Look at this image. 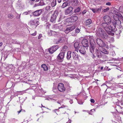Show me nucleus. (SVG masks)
Returning <instances> with one entry per match:
<instances>
[{"mask_svg":"<svg viewBox=\"0 0 123 123\" xmlns=\"http://www.w3.org/2000/svg\"><path fill=\"white\" fill-rule=\"evenodd\" d=\"M102 25L109 35L113 36L114 35V33L111 32L114 31V30L115 29H113V26H110L105 23H103Z\"/></svg>","mask_w":123,"mask_h":123,"instance_id":"1","label":"nucleus"},{"mask_svg":"<svg viewBox=\"0 0 123 123\" xmlns=\"http://www.w3.org/2000/svg\"><path fill=\"white\" fill-rule=\"evenodd\" d=\"M121 21L119 20H112L111 25L113 26V29H115L116 28L117 26L119 29H123V27L121 25Z\"/></svg>","mask_w":123,"mask_h":123,"instance_id":"2","label":"nucleus"},{"mask_svg":"<svg viewBox=\"0 0 123 123\" xmlns=\"http://www.w3.org/2000/svg\"><path fill=\"white\" fill-rule=\"evenodd\" d=\"M97 32L98 34H99L103 39H107L108 38V35L101 28H98V29L97 30Z\"/></svg>","mask_w":123,"mask_h":123,"instance_id":"3","label":"nucleus"},{"mask_svg":"<svg viewBox=\"0 0 123 123\" xmlns=\"http://www.w3.org/2000/svg\"><path fill=\"white\" fill-rule=\"evenodd\" d=\"M59 12V8H57L54 11V13L52 15L50 19V21L52 22H55V21L56 18Z\"/></svg>","mask_w":123,"mask_h":123,"instance_id":"4","label":"nucleus"},{"mask_svg":"<svg viewBox=\"0 0 123 123\" xmlns=\"http://www.w3.org/2000/svg\"><path fill=\"white\" fill-rule=\"evenodd\" d=\"M96 42L97 44L100 47H104L106 46V44L100 38H97L96 39Z\"/></svg>","mask_w":123,"mask_h":123,"instance_id":"5","label":"nucleus"},{"mask_svg":"<svg viewBox=\"0 0 123 123\" xmlns=\"http://www.w3.org/2000/svg\"><path fill=\"white\" fill-rule=\"evenodd\" d=\"M104 20L106 23H108L111 25L112 20H111L110 17L108 16H104L103 17Z\"/></svg>","mask_w":123,"mask_h":123,"instance_id":"6","label":"nucleus"},{"mask_svg":"<svg viewBox=\"0 0 123 123\" xmlns=\"http://www.w3.org/2000/svg\"><path fill=\"white\" fill-rule=\"evenodd\" d=\"M58 90L61 92H64L65 90V88L63 84L62 83H60L58 84Z\"/></svg>","mask_w":123,"mask_h":123,"instance_id":"7","label":"nucleus"},{"mask_svg":"<svg viewBox=\"0 0 123 123\" xmlns=\"http://www.w3.org/2000/svg\"><path fill=\"white\" fill-rule=\"evenodd\" d=\"M84 47L82 45H80L78 48L80 52L83 55H85L86 53V51Z\"/></svg>","mask_w":123,"mask_h":123,"instance_id":"8","label":"nucleus"},{"mask_svg":"<svg viewBox=\"0 0 123 123\" xmlns=\"http://www.w3.org/2000/svg\"><path fill=\"white\" fill-rule=\"evenodd\" d=\"M58 48L57 46H53L49 49V53L52 54L55 51L58 49Z\"/></svg>","mask_w":123,"mask_h":123,"instance_id":"9","label":"nucleus"},{"mask_svg":"<svg viewBox=\"0 0 123 123\" xmlns=\"http://www.w3.org/2000/svg\"><path fill=\"white\" fill-rule=\"evenodd\" d=\"M73 9V8L71 6L69 7L65 10V14L67 15L70 14L72 13Z\"/></svg>","mask_w":123,"mask_h":123,"instance_id":"10","label":"nucleus"},{"mask_svg":"<svg viewBox=\"0 0 123 123\" xmlns=\"http://www.w3.org/2000/svg\"><path fill=\"white\" fill-rule=\"evenodd\" d=\"M90 52L92 53L94 51L95 48V43L94 42H90Z\"/></svg>","mask_w":123,"mask_h":123,"instance_id":"11","label":"nucleus"},{"mask_svg":"<svg viewBox=\"0 0 123 123\" xmlns=\"http://www.w3.org/2000/svg\"><path fill=\"white\" fill-rule=\"evenodd\" d=\"M39 22L34 20H31L29 22V24L31 25H34L35 27L36 28L38 25Z\"/></svg>","mask_w":123,"mask_h":123,"instance_id":"12","label":"nucleus"},{"mask_svg":"<svg viewBox=\"0 0 123 123\" xmlns=\"http://www.w3.org/2000/svg\"><path fill=\"white\" fill-rule=\"evenodd\" d=\"M42 12V9L37 10L32 12L33 15L35 16H37L40 15Z\"/></svg>","mask_w":123,"mask_h":123,"instance_id":"13","label":"nucleus"},{"mask_svg":"<svg viewBox=\"0 0 123 123\" xmlns=\"http://www.w3.org/2000/svg\"><path fill=\"white\" fill-rule=\"evenodd\" d=\"M75 28V26L74 25L69 27L67 28L65 30V32L66 33H68L74 30Z\"/></svg>","mask_w":123,"mask_h":123,"instance_id":"14","label":"nucleus"},{"mask_svg":"<svg viewBox=\"0 0 123 123\" xmlns=\"http://www.w3.org/2000/svg\"><path fill=\"white\" fill-rule=\"evenodd\" d=\"M81 43L83 45V46L85 47H88V42L87 39H84L82 41Z\"/></svg>","mask_w":123,"mask_h":123,"instance_id":"15","label":"nucleus"},{"mask_svg":"<svg viewBox=\"0 0 123 123\" xmlns=\"http://www.w3.org/2000/svg\"><path fill=\"white\" fill-rule=\"evenodd\" d=\"M102 8V6H100L98 8H92L91 9V10H92L94 13H95L100 12Z\"/></svg>","mask_w":123,"mask_h":123,"instance_id":"16","label":"nucleus"},{"mask_svg":"<svg viewBox=\"0 0 123 123\" xmlns=\"http://www.w3.org/2000/svg\"><path fill=\"white\" fill-rule=\"evenodd\" d=\"M65 55V52H63L60 53L58 55L57 58L59 59H62L63 58Z\"/></svg>","mask_w":123,"mask_h":123,"instance_id":"17","label":"nucleus"},{"mask_svg":"<svg viewBox=\"0 0 123 123\" xmlns=\"http://www.w3.org/2000/svg\"><path fill=\"white\" fill-rule=\"evenodd\" d=\"M96 54L97 57L98 58H100L102 56V54L98 50L96 49Z\"/></svg>","mask_w":123,"mask_h":123,"instance_id":"18","label":"nucleus"},{"mask_svg":"<svg viewBox=\"0 0 123 123\" xmlns=\"http://www.w3.org/2000/svg\"><path fill=\"white\" fill-rule=\"evenodd\" d=\"M72 56L74 59L77 60L78 59V55L77 54H76L74 52H72Z\"/></svg>","mask_w":123,"mask_h":123,"instance_id":"19","label":"nucleus"},{"mask_svg":"<svg viewBox=\"0 0 123 123\" xmlns=\"http://www.w3.org/2000/svg\"><path fill=\"white\" fill-rule=\"evenodd\" d=\"M72 3V5L74 7H75L77 6L78 4V0H74Z\"/></svg>","mask_w":123,"mask_h":123,"instance_id":"20","label":"nucleus"},{"mask_svg":"<svg viewBox=\"0 0 123 123\" xmlns=\"http://www.w3.org/2000/svg\"><path fill=\"white\" fill-rule=\"evenodd\" d=\"M71 22H75L78 19V17L77 16H74L73 17H71Z\"/></svg>","mask_w":123,"mask_h":123,"instance_id":"21","label":"nucleus"},{"mask_svg":"<svg viewBox=\"0 0 123 123\" xmlns=\"http://www.w3.org/2000/svg\"><path fill=\"white\" fill-rule=\"evenodd\" d=\"M69 4L67 2H64L61 6V7L62 8H64L65 7H66L67 6H69Z\"/></svg>","mask_w":123,"mask_h":123,"instance_id":"22","label":"nucleus"},{"mask_svg":"<svg viewBox=\"0 0 123 123\" xmlns=\"http://www.w3.org/2000/svg\"><path fill=\"white\" fill-rule=\"evenodd\" d=\"M41 67L43 68L44 71H47L48 70V68L45 64H42L41 66Z\"/></svg>","mask_w":123,"mask_h":123,"instance_id":"23","label":"nucleus"},{"mask_svg":"<svg viewBox=\"0 0 123 123\" xmlns=\"http://www.w3.org/2000/svg\"><path fill=\"white\" fill-rule=\"evenodd\" d=\"M71 52L70 51L68 52L67 53V58L68 60L70 59L71 57Z\"/></svg>","mask_w":123,"mask_h":123,"instance_id":"24","label":"nucleus"},{"mask_svg":"<svg viewBox=\"0 0 123 123\" xmlns=\"http://www.w3.org/2000/svg\"><path fill=\"white\" fill-rule=\"evenodd\" d=\"M80 45V43L78 42H76L74 44V46L76 49H78V48Z\"/></svg>","mask_w":123,"mask_h":123,"instance_id":"25","label":"nucleus"},{"mask_svg":"<svg viewBox=\"0 0 123 123\" xmlns=\"http://www.w3.org/2000/svg\"><path fill=\"white\" fill-rule=\"evenodd\" d=\"M92 22V20L90 19H88L86 22L85 24L86 25H88L90 24Z\"/></svg>","mask_w":123,"mask_h":123,"instance_id":"26","label":"nucleus"},{"mask_svg":"<svg viewBox=\"0 0 123 123\" xmlns=\"http://www.w3.org/2000/svg\"><path fill=\"white\" fill-rule=\"evenodd\" d=\"M48 16L47 15H44L42 18V20L45 21V22L47 21Z\"/></svg>","mask_w":123,"mask_h":123,"instance_id":"27","label":"nucleus"},{"mask_svg":"<svg viewBox=\"0 0 123 123\" xmlns=\"http://www.w3.org/2000/svg\"><path fill=\"white\" fill-rule=\"evenodd\" d=\"M56 4V0H53L51 3V5L52 7H54L55 6Z\"/></svg>","mask_w":123,"mask_h":123,"instance_id":"28","label":"nucleus"},{"mask_svg":"<svg viewBox=\"0 0 123 123\" xmlns=\"http://www.w3.org/2000/svg\"><path fill=\"white\" fill-rule=\"evenodd\" d=\"M89 39L90 40V43L94 42L93 39V36H89Z\"/></svg>","mask_w":123,"mask_h":123,"instance_id":"29","label":"nucleus"},{"mask_svg":"<svg viewBox=\"0 0 123 123\" xmlns=\"http://www.w3.org/2000/svg\"><path fill=\"white\" fill-rule=\"evenodd\" d=\"M113 17L114 20H119L118 17L116 15H114Z\"/></svg>","mask_w":123,"mask_h":123,"instance_id":"30","label":"nucleus"},{"mask_svg":"<svg viewBox=\"0 0 123 123\" xmlns=\"http://www.w3.org/2000/svg\"><path fill=\"white\" fill-rule=\"evenodd\" d=\"M51 33L52 34H54L55 35L56 34H58L59 33L58 32H55V31H51Z\"/></svg>","mask_w":123,"mask_h":123,"instance_id":"31","label":"nucleus"},{"mask_svg":"<svg viewBox=\"0 0 123 123\" xmlns=\"http://www.w3.org/2000/svg\"><path fill=\"white\" fill-rule=\"evenodd\" d=\"M68 48V47L67 46H65L62 48V50L63 51H65L67 50Z\"/></svg>","mask_w":123,"mask_h":123,"instance_id":"32","label":"nucleus"},{"mask_svg":"<svg viewBox=\"0 0 123 123\" xmlns=\"http://www.w3.org/2000/svg\"><path fill=\"white\" fill-rule=\"evenodd\" d=\"M102 52L104 54H107L108 53V52L105 49H103Z\"/></svg>","mask_w":123,"mask_h":123,"instance_id":"33","label":"nucleus"},{"mask_svg":"<svg viewBox=\"0 0 123 123\" xmlns=\"http://www.w3.org/2000/svg\"><path fill=\"white\" fill-rule=\"evenodd\" d=\"M80 8L79 7H78L75 10L74 12H78L80 11Z\"/></svg>","mask_w":123,"mask_h":123,"instance_id":"34","label":"nucleus"},{"mask_svg":"<svg viewBox=\"0 0 123 123\" xmlns=\"http://www.w3.org/2000/svg\"><path fill=\"white\" fill-rule=\"evenodd\" d=\"M51 7L50 6H47L45 8V10H50Z\"/></svg>","mask_w":123,"mask_h":123,"instance_id":"35","label":"nucleus"},{"mask_svg":"<svg viewBox=\"0 0 123 123\" xmlns=\"http://www.w3.org/2000/svg\"><path fill=\"white\" fill-rule=\"evenodd\" d=\"M66 21L68 22H71V18H67L66 20Z\"/></svg>","mask_w":123,"mask_h":123,"instance_id":"36","label":"nucleus"},{"mask_svg":"<svg viewBox=\"0 0 123 123\" xmlns=\"http://www.w3.org/2000/svg\"><path fill=\"white\" fill-rule=\"evenodd\" d=\"M72 36H76L77 35V34L74 31L72 32L71 33Z\"/></svg>","mask_w":123,"mask_h":123,"instance_id":"37","label":"nucleus"},{"mask_svg":"<svg viewBox=\"0 0 123 123\" xmlns=\"http://www.w3.org/2000/svg\"><path fill=\"white\" fill-rule=\"evenodd\" d=\"M75 31L76 34V33H78L80 32V30L79 28H77L76 29Z\"/></svg>","mask_w":123,"mask_h":123,"instance_id":"38","label":"nucleus"},{"mask_svg":"<svg viewBox=\"0 0 123 123\" xmlns=\"http://www.w3.org/2000/svg\"><path fill=\"white\" fill-rule=\"evenodd\" d=\"M8 17L9 18H12L13 17V15L12 14H10L8 15Z\"/></svg>","mask_w":123,"mask_h":123,"instance_id":"39","label":"nucleus"},{"mask_svg":"<svg viewBox=\"0 0 123 123\" xmlns=\"http://www.w3.org/2000/svg\"><path fill=\"white\" fill-rule=\"evenodd\" d=\"M45 25L47 27V28H49V26H50V25L48 23H46Z\"/></svg>","mask_w":123,"mask_h":123,"instance_id":"40","label":"nucleus"},{"mask_svg":"<svg viewBox=\"0 0 123 123\" xmlns=\"http://www.w3.org/2000/svg\"><path fill=\"white\" fill-rule=\"evenodd\" d=\"M109 10V8L107 7L105 9H104L103 10V11L104 12H106Z\"/></svg>","mask_w":123,"mask_h":123,"instance_id":"41","label":"nucleus"},{"mask_svg":"<svg viewBox=\"0 0 123 123\" xmlns=\"http://www.w3.org/2000/svg\"><path fill=\"white\" fill-rule=\"evenodd\" d=\"M22 111L23 112H25V110H24L21 109L20 110V111H18V113L19 114Z\"/></svg>","mask_w":123,"mask_h":123,"instance_id":"42","label":"nucleus"},{"mask_svg":"<svg viewBox=\"0 0 123 123\" xmlns=\"http://www.w3.org/2000/svg\"><path fill=\"white\" fill-rule=\"evenodd\" d=\"M120 11H123V6H121L119 9Z\"/></svg>","mask_w":123,"mask_h":123,"instance_id":"43","label":"nucleus"},{"mask_svg":"<svg viewBox=\"0 0 123 123\" xmlns=\"http://www.w3.org/2000/svg\"><path fill=\"white\" fill-rule=\"evenodd\" d=\"M114 13H115V14L116 15H118V12L117 11H116L114 10L113 12Z\"/></svg>","mask_w":123,"mask_h":123,"instance_id":"44","label":"nucleus"},{"mask_svg":"<svg viewBox=\"0 0 123 123\" xmlns=\"http://www.w3.org/2000/svg\"><path fill=\"white\" fill-rule=\"evenodd\" d=\"M44 5V4L43 2H40L39 4V5L40 6H43Z\"/></svg>","mask_w":123,"mask_h":123,"instance_id":"45","label":"nucleus"},{"mask_svg":"<svg viewBox=\"0 0 123 123\" xmlns=\"http://www.w3.org/2000/svg\"><path fill=\"white\" fill-rule=\"evenodd\" d=\"M91 102L94 103L95 102L94 100L93 99H91Z\"/></svg>","mask_w":123,"mask_h":123,"instance_id":"46","label":"nucleus"},{"mask_svg":"<svg viewBox=\"0 0 123 123\" xmlns=\"http://www.w3.org/2000/svg\"><path fill=\"white\" fill-rule=\"evenodd\" d=\"M58 110V111H59V110H58V109H55V110H53V111L55 112L57 114V113H56V111H57Z\"/></svg>","mask_w":123,"mask_h":123,"instance_id":"47","label":"nucleus"},{"mask_svg":"<svg viewBox=\"0 0 123 123\" xmlns=\"http://www.w3.org/2000/svg\"><path fill=\"white\" fill-rule=\"evenodd\" d=\"M111 3L110 2H107L106 3V5H108V6H110L111 5Z\"/></svg>","mask_w":123,"mask_h":123,"instance_id":"48","label":"nucleus"},{"mask_svg":"<svg viewBox=\"0 0 123 123\" xmlns=\"http://www.w3.org/2000/svg\"><path fill=\"white\" fill-rule=\"evenodd\" d=\"M119 18H120L122 19L123 20V17L121 15H119Z\"/></svg>","mask_w":123,"mask_h":123,"instance_id":"49","label":"nucleus"},{"mask_svg":"<svg viewBox=\"0 0 123 123\" xmlns=\"http://www.w3.org/2000/svg\"><path fill=\"white\" fill-rule=\"evenodd\" d=\"M42 36L41 34H40L38 36V39H40L42 37Z\"/></svg>","mask_w":123,"mask_h":123,"instance_id":"50","label":"nucleus"},{"mask_svg":"<svg viewBox=\"0 0 123 123\" xmlns=\"http://www.w3.org/2000/svg\"><path fill=\"white\" fill-rule=\"evenodd\" d=\"M28 12H25L23 13V14H25L26 15L28 14Z\"/></svg>","mask_w":123,"mask_h":123,"instance_id":"51","label":"nucleus"},{"mask_svg":"<svg viewBox=\"0 0 123 123\" xmlns=\"http://www.w3.org/2000/svg\"><path fill=\"white\" fill-rule=\"evenodd\" d=\"M36 32H34V33L31 34V35L32 36H35L36 35Z\"/></svg>","mask_w":123,"mask_h":123,"instance_id":"52","label":"nucleus"},{"mask_svg":"<svg viewBox=\"0 0 123 123\" xmlns=\"http://www.w3.org/2000/svg\"><path fill=\"white\" fill-rule=\"evenodd\" d=\"M65 107V106L63 105H62L61 107H59V109H60L61 108H64V107Z\"/></svg>","mask_w":123,"mask_h":123,"instance_id":"53","label":"nucleus"},{"mask_svg":"<svg viewBox=\"0 0 123 123\" xmlns=\"http://www.w3.org/2000/svg\"><path fill=\"white\" fill-rule=\"evenodd\" d=\"M31 1H35L36 2H37L39 0H30Z\"/></svg>","mask_w":123,"mask_h":123,"instance_id":"54","label":"nucleus"},{"mask_svg":"<svg viewBox=\"0 0 123 123\" xmlns=\"http://www.w3.org/2000/svg\"><path fill=\"white\" fill-rule=\"evenodd\" d=\"M86 12V11H83V12H82V13L83 14H84Z\"/></svg>","mask_w":123,"mask_h":123,"instance_id":"55","label":"nucleus"},{"mask_svg":"<svg viewBox=\"0 0 123 123\" xmlns=\"http://www.w3.org/2000/svg\"><path fill=\"white\" fill-rule=\"evenodd\" d=\"M59 3H60L61 1V0H57Z\"/></svg>","mask_w":123,"mask_h":123,"instance_id":"56","label":"nucleus"},{"mask_svg":"<svg viewBox=\"0 0 123 123\" xmlns=\"http://www.w3.org/2000/svg\"><path fill=\"white\" fill-rule=\"evenodd\" d=\"M18 18H19L20 17V15H18L17 16V17H18Z\"/></svg>","mask_w":123,"mask_h":123,"instance_id":"57","label":"nucleus"},{"mask_svg":"<svg viewBox=\"0 0 123 123\" xmlns=\"http://www.w3.org/2000/svg\"><path fill=\"white\" fill-rule=\"evenodd\" d=\"M95 57V56L93 54L92 55V57L93 58H94Z\"/></svg>","mask_w":123,"mask_h":123,"instance_id":"58","label":"nucleus"},{"mask_svg":"<svg viewBox=\"0 0 123 123\" xmlns=\"http://www.w3.org/2000/svg\"><path fill=\"white\" fill-rule=\"evenodd\" d=\"M103 68V67H101V70H102Z\"/></svg>","mask_w":123,"mask_h":123,"instance_id":"59","label":"nucleus"},{"mask_svg":"<svg viewBox=\"0 0 123 123\" xmlns=\"http://www.w3.org/2000/svg\"><path fill=\"white\" fill-rule=\"evenodd\" d=\"M42 105V107H44V108H46V107H45V106H43V105H42H42Z\"/></svg>","mask_w":123,"mask_h":123,"instance_id":"60","label":"nucleus"},{"mask_svg":"<svg viewBox=\"0 0 123 123\" xmlns=\"http://www.w3.org/2000/svg\"><path fill=\"white\" fill-rule=\"evenodd\" d=\"M4 90H7V89L6 88H4Z\"/></svg>","mask_w":123,"mask_h":123,"instance_id":"61","label":"nucleus"},{"mask_svg":"<svg viewBox=\"0 0 123 123\" xmlns=\"http://www.w3.org/2000/svg\"><path fill=\"white\" fill-rule=\"evenodd\" d=\"M2 45V43H0V46H1Z\"/></svg>","mask_w":123,"mask_h":123,"instance_id":"62","label":"nucleus"},{"mask_svg":"<svg viewBox=\"0 0 123 123\" xmlns=\"http://www.w3.org/2000/svg\"><path fill=\"white\" fill-rule=\"evenodd\" d=\"M120 76H118L117 77H118V78H120Z\"/></svg>","mask_w":123,"mask_h":123,"instance_id":"63","label":"nucleus"},{"mask_svg":"<svg viewBox=\"0 0 123 123\" xmlns=\"http://www.w3.org/2000/svg\"><path fill=\"white\" fill-rule=\"evenodd\" d=\"M45 108H47V109L50 110V109H49L48 108H46V107Z\"/></svg>","mask_w":123,"mask_h":123,"instance_id":"64","label":"nucleus"}]
</instances>
